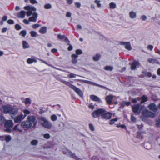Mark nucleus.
Listing matches in <instances>:
<instances>
[{
	"mask_svg": "<svg viewBox=\"0 0 160 160\" xmlns=\"http://www.w3.org/2000/svg\"><path fill=\"white\" fill-rule=\"evenodd\" d=\"M21 126L25 130H28L30 128L32 127L27 120L23 121L21 122Z\"/></svg>",
	"mask_w": 160,
	"mask_h": 160,
	"instance_id": "obj_9",
	"label": "nucleus"
},
{
	"mask_svg": "<svg viewBox=\"0 0 160 160\" xmlns=\"http://www.w3.org/2000/svg\"><path fill=\"white\" fill-rule=\"evenodd\" d=\"M24 118L25 117L23 116V115L22 114H21L14 118V120L15 122L18 123L21 122V121L23 120Z\"/></svg>",
	"mask_w": 160,
	"mask_h": 160,
	"instance_id": "obj_11",
	"label": "nucleus"
},
{
	"mask_svg": "<svg viewBox=\"0 0 160 160\" xmlns=\"http://www.w3.org/2000/svg\"><path fill=\"white\" fill-rule=\"evenodd\" d=\"M112 116V114L110 112H108L107 113H103L102 115V117L106 120L109 119L111 118Z\"/></svg>",
	"mask_w": 160,
	"mask_h": 160,
	"instance_id": "obj_14",
	"label": "nucleus"
},
{
	"mask_svg": "<svg viewBox=\"0 0 160 160\" xmlns=\"http://www.w3.org/2000/svg\"><path fill=\"white\" fill-rule=\"evenodd\" d=\"M75 6L78 8H79L81 6V4L79 2H76L75 3Z\"/></svg>",
	"mask_w": 160,
	"mask_h": 160,
	"instance_id": "obj_50",
	"label": "nucleus"
},
{
	"mask_svg": "<svg viewBox=\"0 0 160 160\" xmlns=\"http://www.w3.org/2000/svg\"><path fill=\"white\" fill-rule=\"evenodd\" d=\"M22 47L24 49L28 48H29V45L27 42L23 41L22 42Z\"/></svg>",
	"mask_w": 160,
	"mask_h": 160,
	"instance_id": "obj_22",
	"label": "nucleus"
},
{
	"mask_svg": "<svg viewBox=\"0 0 160 160\" xmlns=\"http://www.w3.org/2000/svg\"><path fill=\"white\" fill-rule=\"evenodd\" d=\"M7 19V17L6 16H4L2 18V20L3 21H6Z\"/></svg>",
	"mask_w": 160,
	"mask_h": 160,
	"instance_id": "obj_55",
	"label": "nucleus"
},
{
	"mask_svg": "<svg viewBox=\"0 0 160 160\" xmlns=\"http://www.w3.org/2000/svg\"><path fill=\"white\" fill-rule=\"evenodd\" d=\"M63 152L64 154H66L67 155L73 158L76 160H80V159L77 157L74 153H72L66 148L63 149Z\"/></svg>",
	"mask_w": 160,
	"mask_h": 160,
	"instance_id": "obj_4",
	"label": "nucleus"
},
{
	"mask_svg": "<svg viewBox=\"0 0 160 160\" xmlns=\"http://www.w3.org/2000/svg\"><path fill=\"white\" fill-rule=\"evenodd\" d=\"M77 29H81L82 28V26L80 25H77L76 27Z\"/></svg>",
	"mask_w": 160,
	"mask_h": 160,
	"instance_id": "obj_59",
	"label": "nucleus"
},
{
	"mask_svg": "<svg viewBox=\"0 0 160 160\" xmlns=\"http://www.w3.org/2000/svg\"><path fill=\"white\" fill-rule=\"evenodd\" d=\"M117 127H120L122 128H126V126L124 125H121L119 126H117Z\"/></svg>",
	"mask_w": 160,
	"mask_h": 160,
	"instance_id": "obj_57",
	"label": "nucleus"
},
{
	"mask_svg": "<svg viewBox=\"0 0 160 160\" xmlns=\"http://www.w3.org/2000/svg\"><path fill=\"white\" fill-rule=\"evenodd\" d=\"M30 33L31 36L33 37H36L37 35V33L34 31H31Z\"/></svg>",
	"mask_w": 160,
	"mask_h": 160,
	"instance_id": "obj_35",
	"label": "nucleus"
},
{
	"mask_svg": "<svg viewBox=\"0 0 160 160\" xmlns=\"http://www.w3.org/2000/svg\"><path fill=\"white\" fill-rule=\"evenodd\" d=\"M39 25L38 24H35L32 26V28H36L39 27Z\"/></svg>",
	"mask_w": 160,
	"mask_h": 160,
	"instance_id": "obj_51",
	"label": "nucleus"
},
{
	"mask_svg": "<svg viewBox=\"0 0 160 160\" xmlns=\"http://www.w3.org/2000/svg\"><path fill=\"white\" fill-rule=\"evenodd\" d=\"M104 69L106 70L112 71L113 69V68L112 66H107L105 67Z\"/></svg>",
	"mask_w": 160,
	"mask_h": 160,
	"instance_id": "obj_27",
	"label": "nucleus"
},
{
	"mask_svg": "<svg viewBox=\"0 0 160 160\" xmlns=\"http://www.w3.org/2000/svg\"><path fill=\"white\" fill-rule=\"evenodd\" d=\"M148 61L149 63L152 64H160V63L158 60L153 58H150L148 59Z\"/></svg>",
	"mask_w": 160,
	"mask_h": 160,
	"instance_id": "obj_19",
	"label": "nucleus"
},
{
	"mask_svg": "<svg viewBox=\"0 0 160 160\" xmlns=\"http://www.w3.org/2000/svg\"><path fill=\"white\" fill-rule=\"evenodd\" d=\"M141 18L142 21L146 20L147 18V17L145 15H142L141 16Z\"/></svg>",
	"mask_w": 160,
	"mask_h": 160,
	"instance_id": "obj_45",
	"label": "nucleus"
},
{
	"mask_svg": "<svg viewBox=\"0 0 160 160\" xmlns=\"http://www.w3.org/2000/svg\"><path fill=\"white\" fill-rule=\"evenodd\" d=\"M30 2L32 4L38 3V2L36 0H30Z\"/></svg>",
	"mask_w": 160,
	"mask_h": 160,
	"instance_id": "obj_49",
	"label": "nucleus"
},
{
	"mask_svg": "<svg viewBox=\"0 0 160 160\" xmlns=\"http://www.w3.org/2000/svg\"><path fill=\"white\" fill-rule=\"evenodd\" d=\"M23 112L24 114L23 116L25 117V118L30 113V112L29 110L26 109L23 110Z\"/></svg>",
	"mask_w": 160,
	"mask_h": 160,
	"instance_id": "obj_24",
	"label": "nucleus"
},
{
	"mask_svg": "<svg viewBox=\"0 0 160 160\" xmlns=\"http://www.w3.org/2000/svg\"><path fill=\"white\" fill-rule=\"evenodd\" d=\"M64 36H62L60 34H58V37L60 39L62 40V39L64 38Z\"/></svg>",
	"mask_w": 160,
	"mask_h": 160,
	"instance_id": "obj_52",
	"label": "nucleus"
},
{
	"mask_svg": "<svg viewBox=\"0 0 160 160\" xmlns=\"http://www.w3.org/2000/svg\"><path fill=\"white\" fill-rule=\"evenodd\" d=\"M73 2L72 0H67V2L69 4H71Z\"/></svg>",
	"mask_w": 160,
	"mask_h": 160,
	"instance_id": "obj_62",
	"label": "nucleus"
},
{
	"mask_svg": "<svg viewBox=\"0 0 160 160\" xmlns=\"http://www.w3.org/2000/svg\"><path fill=\"white\" fill-rule=\"evenodd\" d=\"M120 43L121 45H124L125 48L128 50H132V48L130 42H120Z\"/></svg>",
	"mask_w": 160,
	"mask_h": 160,
	"instance_id": "obj_12",
	"label": "nucleus"
},
{
	"mask_svg": "<svg viewBox=\"0 0 160 160\" xmlns=\"http://www.w3.org/2000/svg\"><path fill=\"white\" fill-rule=\"evenodd\" d=\"M139 108V105H135L132 106V109L133 112L135 113L138 112Z\"/></svg>",
	"mask_w": 160,
	"mask_h": 160,
	"instance_id": "obj_20",
	"label": "nucleus"
},
{
	"mask_svg": "<svg viewBox=\"0 0 160 160\" xmlns=\"http://www.w3.org/2000/svg\"><path fill=\"white\" fill-rule=\"evenodd\" d=\"M5 121V118L2 116H0V125H2Z\"/></svg>",
	"mask_w": 160,
	"mask_h": 160,
	"instance_id": "obj_28",
	"label": "nucleus"
},
{
	"mask_svg": "<svg viewBox=\"0 0 160 160\" xmlns=\"http://www.w3.org/2000/svg\"><path fill=\"white\" fill-rule=\"evenodd\" d=\"M15 28L16 29L18 30H19L21 29V26L18 24H17L15 25Z\"/></svg>",
	"mask_w": 160,
	"mask_h": 160,
	"instance_id": "obj_44",
	"label": "nucleus"
},
{
	"mask_svg": "<svg viewBox=\"0 0 160 160\" xmlns=\"http://www.w3.org/2000/svg\"><path fill=\"white\" fill-rule=\"evenodd\" d=\"M131 120L132 122H135L136 121V118L132 115H131Z\"/></svg>",
	"mask_w": 160,
	"mask_h": 160,
	"instance_id": "obj_43",
	"label": "nucleus"
},
{
	"mask_svg": "<svg viewBox=\"0 0 160 160\" xmlns=\"http://www.w3.org/2000/svg\"><path fill=\"white\" fill-rule=\"evenodd\" d=\"M50 135L48 133H46L44 134L43 137L46 139H48L50 138Z\"/></svg>",
	"mask_w": 160,
	"mask_h": 160,
	"instance_id": "obj_42",
	"label": "nucleus"
},
{
	"mask_svg": "<svg viewBox=\"0 0 160 160\" xmlns=\"http://www.w3.org/2000/svg\"><path fill=\"white\" fill-rule=\"evenodd\" d=\"M113 97L112 95H110L107 96L106 98V102L108 104H111L112 103V99Z\"/></svg>",
	"mask_w": 160,
	"mask_h": 160,
	"instance_id": "obj_18",
	"label": "nucleus"
},
{
	"mask_svg": "<svg viewBox=\"0 0 160 160\" xmlns=\"http://www.w3.org/2000/svg\"><path fill=\"white\" fill-rule=\"evenodd\" d=\"M40 120L41 124L43 127L48 129H50L51 128L52 126V124L45 118L41 117L40 118Z\"/></svg>",
	"mask_w": 160,
	"mask_h": 160,
	"instance_id": "obj_3",
	"label": "nucleus"
},
{
	"mask_svg": "<svg viewBox=\"0 0 160 160\" xmlns=\"http://www.w3.org/2000/svg\"><path fill=\"white\" fill-rule=\"evenodd\" d=\"M51 119L52 121H55L57 119V117L56 115L53 114L51 116Z\"/></svg>",
	"mask_w": 160,
	"mask_h": 160,
	"instance_id": "obj_29",
	"label": "nucleus"
},
{
	"mask_svg": "<svg viewBox=\"0 0 160 160\" xmlns=\"http://www.w3.org/2000/svg\"><path fill=\"white\" fill-rule=\"evenodd\" d=\"M89 128L92 131H94V128L93 125L92 124L90 123L89 124Z\"/></svg>",
	"mask_w": 160,
	"mask_h": 160,
	"instance_id": "obj_41",
	"label": "nucleus"
},
{
	"mask_svg": "<svg viewBox=\"0 0 160 160\" xmlns=\"http://www.w3.org/2000/svg\"><path fill=\"white\" fill-rule=\"evenodd\" d=\"M8 23L10 24H13L14 23V21L11 19L9 20L8 21Z\"/></svg>",
	"mask_w": 160,
	"mask_h": 160,
	"instance_id": "obj_47",
	"label": "nucleus"
},
{
	"mask_svg": "<svg viewBox=\"0 0 160 160\" xmlns=\"http://www.w3.org/2000/svg\"><path fill=\"white\" fill-rule=\"evenodd\" d=\"M78 57V55L76 54H73L72 55V57L74 58H76Z\"/></svg>",
	"mask_w": 160,
	"mask_h": 160,
	"instance_id": "obj_60",
	"label": "nucleus"
},
{
	"mask_svg": "<svg viewBox=\"0 0 160 160\" xmlns=\"http://www.w3.org/2000/svg\"><path fill=\"white\" fill-rule=\"evenodd\" d=\"M13 125V122L12 120H7L5 122V126L7 128L5 130V131L9 132H10L9 128H12Z\"/></svg>",
	"mask_w": 160,
	"mask_h": 160,
	"instance_id": "obj_10",
	"label": "nucleus"
},
{
	"mask_svg": "<svg viewBox=\"0 0 160 160\" xmlns=\"http://www.w3.org/2000/svg\"><path fill=\"white\" fill-rule=\"evenodd\" d=\"M72 62L74 64H75L77 62V60L76 58H73L72 60Z\"/></svg>",
	"mask_w": 160,
	"mask_h": 160,
	"instance_id": "obj_56",
	"label": "nucleus"
},
{
	"mask_svg": "<svg viewBox=\"0 0 160 160\" xmlns=\"http://www.w3.org/2000/svg\"><path fill=\"white\" fill-rule=\"evenodd\" d=\"M118 120V119L117 118H115L114 119H112L109 122V124L112 125L113 124L114 122H117Z\"/></svg>",
	"mask_w": 160,
	"mask_h": 160,
	"instance_id": "obj_32",
	"label": "nucleus"
},
{
	"mask_svg": "<svg viewBox=\"0 0 160 160\" xmlns=\"http://www.w3.org/2000/svg\"><path fill=\"white\" fill-rule=\"evenodd\" d=\"M4 112L5 113H10L11 114L15 115L18 111V109L17 108H14L9 105H4L2 106Z\"/></svg>",
	"mask_w": 160,
	"mask_h": 160,
	"instance_id": "obj_2",
	"label": "nucleus"
},
{
	"mask_svg": "<svg viewBox=\"0 0 160 160\" xmlns=\"http://www.w3.org/2000/svg\"><path fill=\"white\" fill-rule=\"evenodd\" d=\"M31 143L33 145H35L37 144L38 141L37 140H33L31 142Z\"/></svg>",
	"mask_w": 160,
	"mask_h": 160,
	"instance_id": "obj_40",
	"label": "nucleus"
},
{
	"mask_svg": "<svg viewBox=\"0 0 160 160\" xmlns=\"http://www.w3.org/2000/svg\"><path fill=\"white\" fill-rule=\"evenodd\" d=\"M70 88L73 90L80 97H82L83 96L82 91L79 88L73 85H71Z\"/></svg>",
	"mask_w": 160,
	"mask_h": 160,
	"instance_id": "obj_8",
	"label": "nucleus"
},
{
	"mask_svg": "<svg viewBox=\"0 0 160 160\" xmlns=\"http://www.w3.org/2000/svg\"><path fill=\"white\" fill-rule=\"evenodd\" d=\"M26 34V32L25 30L22 31L20 33V35L24 37Z\"/></svg>",
	"mask_w": 160,
	"mask_h": 160,
	"instance_id": "obj_37",
	"label": "nucleus"
},
{
	"mask_svg": "<svg viewBox=\"0 0 160 160\" xmlns=\"http://www.w3.org/2000/svg\"><path fill=\"white\" fill-rule=\"evenodd\" d=\"M63 83L64 84L66 85H67L69 86L70 87V86L71 85H72V84H70V83L69 82H68L64 81L63 82Z\"/></svg>",
	"mask_w": 160,
	"mask_h": 160,
	"instance_id": "obj_53",
	"label": "nucleus"
},
{
	"mask_svg": "<svg viewBox=\"0 0 160 160\" xmlns=\"http://www.w3.org/2000/svg\"><path fill=\"white\" fill-rule=\"evenodd\" d=\"M37 62L36 58L34 57H32L31 58H28L27 60V62L29 64H32L33 62L36 63Z\"/></svg>",
	"mask_w": 160,
	"mask_h": 160,
	"instance_id": "obj_16",
	"label": "nucleus"
},
{
	"mask_svg": "<svg viewBox=\"0 0 160 160\" xmlns=\"http://www.w3.org/2000/svg\"><path fill=\"white\" fill-rule=\"evenodd\" d=\"M110 8L112 9H114L116 8V4L114 2H111L109 4Z\"/></svg>",
	"mask_w": 160,
	"mask_h": 160,
	"instance_id": "obj_30",
	"label": "nucleus"
},
{
	"mask_svg": "<svg viewBox=\"0 0 160 160\" xmlns=\"http://www.w3.org/2000/svg\"><path fill=\"white\" fill-rule=\"evenodd\" d=\"M86 82H87V83H89V84H91L93 85H96V84L95 83L91 82L89 81H86Z\"/></svg>",
	"mask_w": 160,
	"mask_h": 160,
	"instance_id": "obj_63",
	"label": "nucleus"
},
{
	"mask_svg": "<svg viewBox=\"0 0 160 160\" xmlns=\"http://www.w3.org/2000/svg\"><path fill=\"white\" fill-rule=\"evenodd\" d=\"M76 76H79L76 74L71 73L68 75V76L69 78H75Z\"/></svg>",
	"mask_w": 160,
	"mask_h": 160,
	"instance_id": "obj_39",
	"label": "nucleus"
},
{
	"mask_svg": "<svg viewBox=\"0 0 160 160\" xmlns=\"http://www.w3.org/2000/svg\"><path fill=\"white\" fill-rule=\"evenodd\" d=\"M141 103H143L145 102H146L147 100V97L145 96H143L141 98Z\"/></svg>",
	"mask_w": 160,
	"mask_h": 160,
	"instance_id": "obj_36",
	"label": "nucleus"
},
{
	"mask_svg": "<svg viewBox=\"0 0 160 160\" xmlns=\"http://www.w3.org/2000/svg\"><path fill=\"white\" fill-rule=\"evenodd\" d=\"M142 109H143L142 114L144 116L152 118L155 117V114L154 113L146 109V108L144 106H142Z\"/></svg>",
	"mask_w": 160,
	"mask_h": 160,
	"instance_id": "obj_5",
	"label": "nucleus"
},
{
	"mask_svg": "<svg viewBox=\"0 0 160 160\" xmlns=\"http://www.w3.org/2000/svg\"><path fill=\"white\" fill-rule=\"evenodd\" d=\"M100 57V55L98 54H97L93 56V59L94 61H97L99 60Z\"/></svg>",
	"mask_w": 160,
	"mask_h": 160,
	"instance_id": "obj_26",
	"label": "nucleus"
},
{
	"mask_svg": "<svg viewBox=\"0 0 160 160\" xmlns=\"http://www.w3.org/2000/svg\"><path fill=\"white\" fill-rule=\"evenodd\" d=\"M57 50L55 48H53L51 50V51L52 52L55 53L57 52Z\"/></svg>",
	"mask_w": 160,
	"mask_h": 160,
	"instance_id": "obj_64",
	"label": "nucleus"
},
{
	"mask_svg": "<svg viewBox=\"0 0 160 160\" xmlns=\"http://www.w3.org/2000/svg\"><path fill=\"white\" fill-rule=\"evenodd\" d=\"M105 112V110L103 109H99L94 111L92 114L93 117L96 118L100 115H102Z\"/></svg>",
	"mask_w": 160,
	"mask_h": 160,
	"instance_id": "obj_6",
	"label": "nucleus"
},
{
	"mask_svg": "<svg viewBox=\"0 0 160 160\" xmlns=\"http://www.w3.org/2000/svg\"><path fill=\"white\" fill-rule=\"evenodd\" d=\"M29 21H29V20H28L26 19H24L23 20V23L26 24H27V25H28V24H29Z\"/></svg>",
	"mask_w": 160,
	"mask_h": 160,
	"instance_id": "obj_46",
	"label": "nucleus"
},
{
	"mask_svg": "<svg viewBox=\"0 0 160 160\" xmlns=\"http://www.w3.org/2000/svg\"><path fill=\"white\" fill-rule=\"evenodd\" d=\"M139 63L138 61H134L131 64V68L132 70L135 69L139 67Z\"/></svg>",
	"mask_w": 160,
	"mask_h": 160,
	"instance_id": "obj_13",
	"label": "nucleus"
},
{
	"mask_svg": "<svg viewBox=\"0 0 160 160\" xmlns=\"http://www.w3.org/2000/svg\"><path fill=\"white\" fill-rule=\"evenodd\" d=\"M71 15V14L70 12H68L67 13L66 16L68 17H70Z\"/></svg>",
	"mask_w": 160,
	"mask_h": 160,
	"instance_id": "obj_58",
	"label": "nucleus"
},
{
	"mask_svg": "<svg viewBox=\"0 0 160 160\" xmlns=\"http://www.w3.org/2000/svg\"><path fill=\"white\" fill-rule=\"evenodd\" d=\"M5 140L7 142H9L11 140V137L9 135L5 136Z\"/></svg>",
	"mask_w": 160,
	"mask_h": 160,
	"instance_id": "obj_34",
	"label": "nucleus"
},
{
	"mask_svg": "<svg viewBox=\"0 0 160 160\" xmlns=\"http://www.w3.org/2000/svg\"><path fill=\"white\" fill-rule=\"evenodd\" d=\"M47 28L45 27H42L39 30V32L41 34H44L46 32Z\"/></svg>",
	"mask_w": 160,
	"mask_h": 160,
	"instance_id": "obj_23",
	"label": "nucleus"
},
{
	"mask_svg": "<svg viewBox=\"0 0 160 160\" xmlns=\"http://www.w3.org/2000/svg\"><path fill=\"white\" fill-rule=\"evenodd\" d=\"M19 126V125H16L13 128V129L15 130L18 131L20 132H22V130L21 129H19L18 128V126Z\"/></svg>",
	"mask_w": 160,
	"mask_h": 160,
	"instance_id": "obj_33",
	"label": "nucleus"
},
{
	"mask_svg": "<svg viewBox=\"0 0 160 160\" xmlns=\"http://www.w3.org/2000/svg\"><path fill=\"white\" fill-rule=\"evenodd\" d=\"M128 14L129 18L131 19H135L137 17V12L133 11H130Z\"/></svg>",
	"mask_w": 160,
	"mask_h": 160,
	"instance_id": "obj_15",
	"label": "nucleus"
},
{
	"mask_svg": "<svg viewBox=\"0 0 160 160\" xmlns=\"http://www.w3.org/2000/svg\"><path fill=\"white\" fill-rule=\"evenodd\" d=\"M149 108L153 112H156L157 110V108L156 106L153 103L149 104L148 106Z\"/></svg>",
	"mask_w": 160,
	"mask_h": 160,
	"instance_id": "obj_17",
	"label": "nucleus"
},
{
	"mask_svg": "<svg viewBox=\"0 0 160 160\" xmlns=\"http://www.w3.org/2000/svg\"><path fill=\"white\" fill-rule=\"evenodd\" d=\"M24 103L26 105L28 104H30L31 103V101L30 98H26L25 99L24 101Z\"/></svg>",
	"mask_w": 160,
	"mask_h": 160,
	"instance_id": "obj_25",
	"label": "nucleus"
},
{
	"mask_svg": "<svg viewBox=\"0 0 160 160\" xmlns=\"http://www.w3.org/2000/svg\"><path fill=\"white\" fill-rule=\"evenodd\" d=\"M94 2L97 4V6L98 7H100L101 6V4L100 3V1L98 0H95Z\"/></svg>",
	"mask_w": 160,
	"mask_h": 160,
	"instance_id": "obj_38",
	"label": "nucleus"
},
{
	"mask_svg": "<svg viewBox=\"0 0 160 160\" xmlns=\"http://www.w3.org/2000/svg\"><path fill=\"white\" fill-rule=\"evenodd\" d=\"M23 8L27 11V12H26L24 10L21 11L17 14V17L23 18L25 17L26 14L28 17L32 15V16L29 18V20L30 22H36L38 17V14L36 12L33 13V12H36V8L32 5H30L24 7Z\"/></svg>",
	"mask_w": 160,
	"mask_h": 160,
	"instance_id": "obj_1",
	"label": "nucleus"
},
{
	"mask_svg": "<svg viewBox=\"0 0 160 160\" xmlns=\"http://www.w3.org/2000/svg\"><path fill=\"white\" fill-rule=\"evenodd\" d=\"M27 121L32 127H35L36 126L37 122L35 116H28Z\"/></svg>",
	"mask_w": 160,
	"mask_h": 160,
	"instance_id": "obj_7",
	"label": "nucleus"
},
{
	"mask_svg": "<svg viewBox=\"0 0 160 160\" xmlns=\"http://www.w3.org/2000/svg\"><path fill=\"white\" fill-rule=\"evenodd\" d=\"M90 98L92 100L94 101L99 102L100 101V100L99 98L95 95H91L90 96Z\"/></svg>",
	"mask_w": 160,
	"mask_h": 160,
	"instance_id": "obj_21",
	"label": "nucleus"
},
{
	"mask_svg": "<svg viewBox=\"0 0 160 160\" xmlns=\"http://www.w3.org/2000/svg\"><path fill=\"white\" fill-rule=\"evenodd\" d=\"M44 7L46 9H49L51 8L52 5L50 3H47L44 5Z\"/></svg>",
	"mask_w": 160,
	"mask_h": 160,
	"instance_id": "obj_31",
	"label": "nucleus"
},
{
	"mask_svg": "<svg viewBox=\"0 0 160 160\" xmlns=\"http://www.w3.org/2000/svg\"><path fill=\"white\" fill-rule=\"evenodd\" d=\"M76 52L77 54H81L82 53V51L80 49H78L76 50Z\"/></svg>",
	"mask_w": 160,
	"mask_h": 160,
	"instance_id": "obj_48",
	"label": "nucleus"
},
{
	"mask_svg": "<svg viewBox=\"0 0 160 160\" xmlns=\"http://www.w3.org/2000/svg\"><path fill=\"white\" fill-rule=\"evenodd\" d=\"M157 125L158 127H160V119H158L157 122Z\"/></svg>",
	"mask_w": 160,
	"mask_h": 160,
	"instance_id": "obj_61",
	"label": "nucleus"
},
{
	"mask_svg": "<svg viewBox=\"0 0 160 160\" xmlns=\"http://www.w3.org/2000/svg\"><path fill=\"white\" fill-rule=\"evenodd\" d=\"M153 46L151 45H149L148 46L147 48L150 50H152L153 48Z\"/></svg>",
	"mask_w": 160,
	"mask_h": 160,
	"instance_id": "obj_54",
	"label": "nucleus"
}]
</instances>
